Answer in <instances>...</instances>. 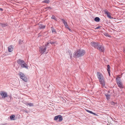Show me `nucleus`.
I'll use <instances>...</instances> for the list:
<instances>
[{
	"mask_svg": "<svg viewBox=\"0 0 125 125\" xmlns=\"http://www.w3.org/2000/svg\"><path fill=\"white\" fill-rule=\"evenodd\" d=\"M13 50V46L11 45L9 46L8 48V51L9 52H12Z\"/></svg>",
	"mask_w": 125,
	"mask_h": 125,
	"instance_id": "obj_10",
	"label": "nucleus"
},
{
	"mask_svg": "<svg viewBox=\"0 0 125 125\" xmlns=\"http://www.w3.org/2000/svg\"><path fill=\"white\" fill-rule=\"evenodd\" d=\"M100 26H98V27H96L95 28V29H99V28H100Z\"/></svg>",
	"mask_w": 125,
	"mask_h": 125,
	"instance_id": "obj_30",
	"label": "nucleus"
},
{
	"mask_svg": "<svg viewBox=\"0 0 125 125\" xmlns=\"http://www.w3.org/2000/svg\"><path fill=\"white\" fill-rule=\"evenodd\" d=\"M104 35L106 36H109V35H108V34H107V33H105L104 34Z\"/></svg>",
	"mask_w": 125,
	"mask_h": 125,
	"instance_id": "obj_29",
	"label": "nucleus"
},
{
	"mask_svg": "<svg viewBox=\"0 0 125 125\" xmlns=\"http://www.w3.org/2000/svg\"><path fill=\"white\" fill-rule=\"evenodd\" d=\"M26 104L27 105H29L30 106H32L33 105V104L31 103H27Z\"/></svg>",
	"mask_w": 125,
	"mask_h": 125,
	"instance_id": "obj_15",
	"label": "nucleus"
},
{
	"mask_svg": "<svg viewBox=\"0 0 125 125\" xmlns=\"http://www.w3.org/2000/svg\"><path fill=\"white\" fill-rule=\"evenodd\" d=\"M97 75L100 84L102 86H105V83L104 78L102 74L99 72H97Z\"/></svg>",
	"mask_w": 125,
	"mask_h": 125,
	"instance_id": "obj_2",
	"label": "nucleus"
},
{
	"mask_svg": "<svg viewBox=\"0 0 125 125\" xmlns=\"http://www.w3.org/2000/svg\"><path fill=\"white\" fill-rule=\"evenodd\" d=\"M1 25L2 27H5L7 26V24H1Z\"/></svg>",
	"mask_w": 125,
	"mask_h": 125,
	"instance_id": "obj_18",
	"label": "nucleus"
},
{
	"mask_svg": "<svg viewBox=\"0 0 125 125\" xmlns=\"http://www.w3.org/2000/svg\"><path fill=\"white\" fill-rule=\"evenodd\" d=\"M18 62L20 64L21 67L28 69V66L27 64L23 60H19L18 61Z\"/></svg>",
	"mask_w": 125,
	"mask_h": 125,
	"instance_id": "obj_4",
	"label": "nucleus"
},
{
	"mask_svg": "<svg viewBox=\"0 0 125 125\" xmlns=\"http://www.w3.org/2000/svg\"><path fill=\"white\" fill-rule=\"evenodd\" d=\"M116 82L118 86L120 88L122 87V84L119 77H118L116 78Z\"/></svg>",
	"mask_w": 125,
	"mask_h": 125,
	"instance_id": "obj_6",
	"label": "nucleus"
},
{
	"mask_svg": "<svg viewBox=\"0 0 125 125\" xmlns=\"http://www.w3.org/2000/svg\"><path fill=\"white\" fill-rule=\"evenodd\" d=\"M19 75L20 78L25 82H27V79L25 75L22 73L21 72H19Z\"/></svg>",
	"mask_w": 125,
	"mask_h": 125,
	"instance_id": "obj_5",
	"label": "nucleus"
},
{
	"mask_svg": "<svg viewBox=\"0 0 125 125\" xmlns=\"http://www.w3.org/2000/svg\"><path fill=\"white\" fill-rule=\"evenodd\" d=\"M0 94L3 98H5L8 96V94L7 93L4 91H1Z\"/></svg>",
	"mask_w": 125,
	"mask_h": 125,
	"instance_id": "obj_7",
	"label": "nucleus"
},
{
	"mask_svg": "<svg viewBox=\"0 0 125 125\" xmlns=\"http://www.w3.org/2000/svg\"><path fill=\"white\" fill-rule=\"evenodd\" d=\"M107 67V68L109 69L110 68V66L109 65H108Z\"/></svg>",
	"mask_w": 125,
	"mask_h": 125,
	"instance_id": "obj_31",
	"label": "nucleus"
},
{
	"mask_svg": "<svg viewBox=\"0 0 125 125\" xmlns=\"http://www.w3.org/2000/svg\"><path fill=\"white\" fill-rule=\"evenodd\" d=\"M68 30L70 31H72L69 28H68Z\"/></svg>",
	"mask_w": 125,
	"mask_h": 125,
	"instance_id": "obj_32",
	"label": "nucleus"
},
{
	"mask_svg": "<svg viewBox=\"0 0 125 125\" xmlns=\"http://www.w3.org/2000/svg\"><path fill=\"white\" fill-rule=\"evenodd\" d=\"M105 13L107 15L108 17L110 19L113 18V17H111V14L109 12H108L107 11H105Z\"/></svg>",
	"mask_w": 125,
	"mask_h": 125,
	"instance_id": "obj_11",
	"label": "nucleus"
},
{
	"mask_svg": "<svg viewBox=\"0 0 125 125\" xmlns=\"http://www.w3.org/2000/svg\"><path fill=\"white\" fill-rule=\"evenodd\" d=\"M91 44L92 46L96 48L98 46V44L97 43L94 42H92L91 43Z\"/></svg>",
	"mask_w": 125,
	"mask_h": 125,
	"instance_id": "obj_9",
	"label": "nucleus"
},
{
	"mask_svg": "<svg viewBox=\"0 0 125 125\" xmlns=\"http://www.w3.org/2000/svg\"><path fill=\"white\" fill-rule=\"evenodd\" d=\"M124 52L125 53V48L124 49Z\"/></svg>",
	"mask_w": 125,
	"mask_h": 125,
	"instance_id": "obj_34",
	"label": "nucleus"
},
{
	"mask_svg": "<svg viewBox=\"0 0 125 125\" xmlns=\"http://www.w3.org/2000/svg\"><path fill=\"white\" fill-rule=\"evenodd\" d=\"M59 115H57L55 116L54 118V120H57L58 119H59Z\"/></svg>",
	"mask_w": 125,
	"mask_h": 125,
	"instance_id": "obj_20",
	"label": "nucleus"
},
{
	"mask_svg": "<svg viewBox=\"0 0 125 125\" xmlns=\"http://www.w3.org/2000/svg\"><path fill=\"white\" fill-rule=\"evenodd\" d=\"M105 95L106 96V98L107 99V100L109 99L110 98V95Z\"/></svg>",
	"mask_w": 125,
	"mask_h": 125,
	"instance_id": "obj_22",
	"label": "nucleus"
},
{
	"mask_svg": "<svg viewBox=\"0 0 125 125\" xmlns=\"http://www.w3.org/2000/svg\"><path fill=\"white\" fill-rule=\"evenodd\" d=\"M95 21L97 22H98L100 21V19L98 17H96L94 19Z\"/></svg>",
	"mask_w": 125,
	"mask_h": 125,
	"instance_id": "obj_16",
	"label": "nucleus"
},
{
	"mask_svg": "<svg viewBox=\"0 0 125 125\" xmlns=\"http://www.w3.org/2000/svg\"><path fill=\"white\" fill-rule=\"evenodd\" d=\"M49 42V43H50L52 44H53L54 46H55L56 45L55 44H57V43L56 42H50V43L49 42Z\"/></svg>",
	"mask_w": 125,
	"mask_h": 125,
	"instance_id": "obj_19",
	"label": "nucleus"
},
{
	"mask_svg": "<svg viewBox=\"0 0 125 125\" xmlns=\"http://www.w3.org/2000/svg\"><path fill=\"white\" fill-rule=\"evenodd\" d=\"M85 53L84 50L82 49L78 50L74 52L73 56L75 57L78 58L83 56Z\"/></svg>",
	"mask_w": 125,
	"mask_h": 125,
	"instance_id": "obj_1",
	"label": "nucleus"
},
{
	"mask_svg": "<svg viewBox=\"0 0 125 125\" xmlns=\"http://www.w3.org/2000/svg\"><path fill=\"white\" fill-rule=\"evenodd\" d=\"M0 10H2V9L1 8H0Z\"/></svg>",
	"mask_w": 125,
	"mask_h": 125,
	"instance_id": "obj_35",
	"label": "nucleus"
},
{
	"mask_svg": "<svg viewBox=\"0 0 125 125\" xmlns=\"http://www.w3.org/2000/svg\"><path fill=\"white\" fill-rule=\"evenodd\" d=\"M50 2V0H45L43 1V2L44 3H48Z\"/></svg>",
	"mask_w": 125,
	"mask_h": 125,
	"instance_id": "obj_17",
	"label": "nucleus"
},
{
	"mask_svg": "<svg viewBox=\"0 0 125 125\" xmlns=\"http://www.w3.org/2000/svg\"><path fill=\"white\" fill-rule=\"evenodd\" d=\"M86 111L90 113L91 114V113H92V112L91 111H90L89 110H86Z\"/></svg>",
	"mask_w": 125,
	"mask_h": 125,
	"instance_id": "obj_26",
	"label": "nucleus"
},
{
	"mask_svg": "<svg viewBox=\"0 0 125 125\" xmlns=\"http://www.w3.org/2000/svg\"><path fill=\"white\" fill-rule=\"evenodd\" d=\"M64 24V25H65V26H66V25H67V23H66V24Z\"/></svg>",
	"mask_w": 125,
	"mask_h": 125,
	"instance_id": "obj_33",
	"label": "nucleus"
},
{
	"mask_svg": "<svg viewBox=\"0 0 125 125\" xmlns=\"http://www.w3.org/2000/svg\"><path fill=\"white\" fill-rule=\"evenodd\" d=\"M55 17L54 16H52L51 17L52 19H55Z\"/></svg>",
	"mask_w": 125,
	"mask_h": 125,
	"instance_id": "obj_25",
	"label": "nucleus"
},
{
	"mask_svg": "<svg viewBox=\"0 0 125 125\" xmlns=\"http://www.w3.org/2000/svg\"><path fill=\"white\" fill-rule=\"evenodd\" d=\"M107 71L108 72V73L109 74V75H110V68H107Z\"/></svg>",
	"mask_w": 125,
	"mask_h": 125,
	"instance_id": "obj_23",
	"label": "nucleus"
},
{
	"mask_svg": "<svg viewBox=\"0 0 125 125\" xmlns=\"http://www.w3.org/2000/svg\"><path fill=\"white\" fill-rule=\"evenodd\" d=\"M91 114H93L94 115H96V114H95V113H94L93 112H92V113H91Z\"/></svg>",
	"mask_w": 125,
	"mask_h": 125,
	"instance_id": "obj_27",
	"label": "nucleus"
},
{
	"mask_svg": "<svg viewBox=\"0 0 125 125\" xmlns=\"http://www.w3.org/2000/svg\"><path fill=\"white\" fill-rule=\"evenodd\" d=\"M62 21L64 24H66L67 22L63 19H62Z\"/></svg>",
	"mask_w": 125,
	"mask_h": 125,
	"instance_id": "obj_21",
	"label": "nucleus"
},
{
	"mask_svg": "<svg viewBox=\"0 0 125 125\" xmlns=\"http://www.w3.org/2000/svg\"><path fill=\"white\" fill-rule=\"evenodd\" d=\"M39 27L40 29L44 28L45 27V26L41 24H39Z\"/></svg>",
	"mask_w": 125,
	"mask_h": 125,
	"instance_id": "obj_12",
	"label": "nucleus"
},
{
	"mask_svg": "<svg viewBox=\"0 0 125 125\" xmlns=\"http://www.w3.org/2000/svg\"><path fill=\"white\" fill-rule=\"evenodd\" d=\"M65 26V27L66 28H69V26L68 25H66V26Z\"/></svg>",
	"mask_w": 125,
	"mask_h": 125,
	"instance_id": "obj_28",
	"label": "nucleus"
},
{
	"mask_svg": "<svg viewBox=\"0 0 125 125\" xmlns=\"http://www.w3.org/2000/svg\"><path fill=\"white\" fill-rule=\"evenodd\" d=\"M96 48L102 52H103L104 50V47L101 45H99V44L98 45V46Z\"/></svg>",
	"mask_w": 125,
	"mask_h": 125,
	"instance_id": "obj_8",
	"label": "nucleus"
},
{
	"mask_svg": "<svg viewBox=\"0 0 125 125\" xmlns=\"http://www.w3.org/2000/svg\"><path fill=\"white\" fill-rule=\"evenodd\" d=\"M49 44V42H48L46 44L45 46H43L41 47L40 48L39 52L41 54L44 53L46 51V46H48Z\"/></svg>",
	"mask_w": 125,
	"mask_h": 125,
	"instance_id": "obj_3",
	"label": "nucleus"
},
{
	"mask_svg": "<svg viewBox=\"0 0 125 125\" xmlns=\"http://www.w3.org/2000/svg\"><path fill=\"white\" fill-rule=\"evenodd\" d=\"M59 121L60 122H61L62 121V116L61 115H59Z\"/></svg>",
	"mask_w": 125,
	"mask_h": 125,
	"instance_id": "obj_14",
	"label": "nucleus"
},
{
	"mask_svg": "<svg viewBox=\"0 0 125 125\" xmlns=\"http://www.w3.org/2000/svg\"><path fill=\"white\" fill-rule=\"evenodd\" d=\"M52 32H55V30L53 29V28H52Z\"/></svg>",
	"mask_w": 125,
	"mask_h": 125,
	"instance_id": "obj_24",
	"label": "nucleus"
},
{
	"mask_svg": "<svg viewBox=\"0 0 125 125\" xmlns=\"http://www.w3.org/2000/svg\"><path fill=\"white\" fill-rule=\"evenodd\" d=\"M15 115H12L10 116V118L11 120H14L15 119L14 118L15 117Z\"/></svg>",
	"mask_w": 125,
	"mask_h": 125,
	"instance_id": "obj_13",
	"label": "nucleus"
}]
</instances>
